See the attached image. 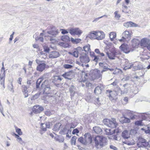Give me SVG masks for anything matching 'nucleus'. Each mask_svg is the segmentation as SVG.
I'll list each match as a JSON object with an SVG mask.
<instances>
[{
	"instance_id": "6",
	"label": "nucleus",
	"mask_w": 150,
	"mask_h": 150,
	"mask_svg": "<svg viewBox=\"0 0 150 150\" xmlns=\"http://www.w3.org/2000/svg\"><path fill=\"white\" fill-rule=\"evenodd\" d=\"M68 30L71 35H78L79 37L83 33L82 30L78 28H71L70 29H68Z\"/></svg>"
},
{
	"instance_id": "16",
	"label": "nucleus",
	"mask_w": 150,
	"mask_h": 150,
	"mask_svg": "<svg viewBox=\"0 0 150 150\" xmlns=\"http://www.w3.org/2000/svg\"><path fill=\"white\" fill-rule=\"evenodd\" d=\"M120 48L123 52L126 54L129 53L130 52L128 45L126 44H122L120 46Z\"/></svg>"
},
{
	"instance_id": "52",
	"label": "nucleus",
	"mask_w": 150,
	"mask_h": 150,
	"mask_svg": "<svg viewBox=\"0 0 150 150\" xmlns=\"http://www.w3.org/2000/svg\"><path fill=\"white\" fill-rule=\"evenodd\" d=\"M63 66L64 68L67 69H71L73 67L71 65L69 64H65Z\"/></svg>"
},
{
	"instance_id": "48",
	"label": "nucleus",
	"mask_w": 150,
	"mask_h": 150,
	"mask_svg": "<svg viewBox=\"0 0 150 150\" xmlns=\"http://www.w3.org/2000/svg\"><path fill=\"white\" fill-rule=\"evenodd\" d=\"M16 135L17 137V141L21 144H22L23 143V142L22 141V139L21 137H20L18 135Z\"/></svg>"
},
{
	"instance_id": "30",
	"label": "nucleus",
	"mask_w": 150,
	"mask_h": 150,
	"mask_svg": "<svg viewBox=\"0 0 150 150\" xmlns=\"http://www.w3.org/2000/svg\"><path fill=\"white\" fill-rule=\"evenodd\" d=\"M105 134L107 135H110L114 133L115 132V129L113 131H111V130L110 129H105Z\"/></svg>"
},
{
	"instance_id": "29",
	"label": "nucleus",
	"mask_w": 150,
	"mask_h": 150,
	"mask_svg": "<svg viewBox=\"0 0 150 150\" xmlns=\"http://www.w3.org/2000/svg\"><path fill=\"white\" fill-rule=\"evenodd\" d=\"M93 131L96 134H100L102 132V130L101 128L98 127H95L93 128Z\"/></svg>"
},
{
	"instance_id": "37",
	"label": "nucleus",
	"mask_w": 150,
	"mask_h": 150,
	"mask_svg": "<svg viewBox=\"0 0 150 150\" xmlns=\"http://www.w3.org/2000/svg\"><path fill=\"white\" fill-rule=\"evenodd\" d=\"M142 120H140L136 121L135 122V124L136 125L138 126H142L145 125L144 123L142 122Z\"/></svg>"
},
{
	"instance_id": "42",
	"label": "nucleus",
	"mask_w": 150,
	"mask_h": 150,
	"mask_svg": "<svg viewBox=\"0 0 150 150\" xmlns=\"http://www.w3.org/2000/svg\"><path fill=\"white\" fill-rule=\"evenodd\" d=\"M99 66L103 68L104 69H108L107 64L105 63L101 62L99 63Z\"/></svg>"
},
{
	"instance_id": "21",
	"label": "nucleus",
	"mask_w": 150,
	"mask_h": 150,
	"mask_svg": "<svg viewBox=\"0 0 150 150\" xmlns=\"http://www.w3.org/2000/svg\"><path fill=\"white\" fill-rule=\"evenodd\" d=\"M59 54L57 51L51 52L49 55V57L50 58H55L59 57Z\"/></svg>"
},
{
	"instance_id": "23",
	"label": "nucleus",
	"mask_w": 150,
	"mask_h": 150,
	"mask_svg": "<svg viewBox=\"0 0 150 150\" xmlns=\"http://www.w3.org/2000/svg\"><path fill=\"white\" fill-rule=\"evenodd\" d=\"M62 79L59 76H56L53 77L52 82L54 83H60Z\"/></svg>"
},
{
	"instance_id": "60",
	"label": "nucleus",
	"mask_w": 150,
	"mask_h": 150,
	"mask_svg": "<svg viewBox=\"0 0 150 150\" xmlns=\"http://www.w3.org/2000/svg\"><path fill=\"white\" fill-rule=\"evenodd\" d=\"M36 40H40L41 42H43L44 39L42 37H40L39 38L37 37L35 38Z\"/></svg>"
},
{
	"instance_id": "4",
	"label": "nucleus",
	"mask_w": 150,
	"mask_h": 150,
	"mask_svg": "<svg viewBox=\"0 0 150 150\" xmlns=\"http://www.w3.org/2000/svg\"><path fill=\"white\" fill-rule=\"evenodd\" d=\"M119 53L117 49L113 46L110 50L109 52H107L106 54L109 58L111 59H114L116 56L118 55Z\"/></svg>"
},
{
	"instance_id": "33",
	"label": "nucleus",
	"mask_w": 150,
	"mask_h": 150,
	"mask_svg": "<svg viewBox=\"0 0 150 150\" xmlns=\"http://www.w3.org/2000/svg\"><path fill=\"white\" fill-rule=\"evenodd\" d=\"M71 41L74 44H77L79 43L81 40V39L79 38L74 39L73 38H71Z\"/></svg>"
},
{
	"instance_id": "64",
	"label": "nucleus",
	"mask_w": 150,
	"mask_h": 150,
	"mask_svg": "<svg viewBox=\"0 0 150 150\" xmlns=\"http://www.w3.org/2000/svg\"><path fill=\"white\" fill-rule=\"evenodd\" d=\"M46 125V128H49L50 127V123L49 122H46L45 123Z\"/></svg>"
},
{
	"instance_id": "9",
	"label": "nucleus",
	"mask_w": 150,
	"mask_h": 150,
	"mask_svg": "<svg viewBox=\"0 0 150 150\" xmlns=\"http://www.w3.org/2000/svg\"><path fill=\"white\" fill-rule=\"evenodd\" d=\"M117 89H115L113 91L108 90H107V92H108L110 94L109 95V97L114 98L117 95V93L119 92V91H121V93H122V91L120 90V88L118 87H116Z\"/></svg>"
},
{
	"instance_id": "56",
	"label": "nucleus",
	"mask_w": 150,
	"mask_h": 150,
	"mask_svg": "<svg viewBox=\"0 0 150 150\" xmlns=\"http://www.w3.org/2000/svg\"><path fill=\"white\" fill-rule=\"evenodd\" d=\"M118 82V80L117 79H115L113 83H111V85H112L114 86H116Z\"/></svg>"
},
{
	"instance_id": "3",
	"label": "nucleus",
	"mask_w": 150,
	"mask_h": 150,
	"mask_svg": "<svg viewBox=\"0 0 150 150\" xmlns=\"http://www.w3.org/2000/svg\"><path fill=\"white\" fill-rule=\"evenodd\" d=\"M103 122L104 125L112 128L116 127L117 125L115 119L114 118H112L111 120L108 119H105L103 120Z\"/></svg>"
},
{
	"instance_id": "27",
	"label": "nucleus",
	"mask_w": 150,
	"mask_h": 150,
	"mask_svg": "<svg viewBox=\"0 0 150 150\" xmlns=\"http://www.w3.org/2000/svg\"><path fill=\"white\" fill-rule=\"evenodd\" d=\"M126 111L128 113L129 116L130 117L131 120H133L136 118L137 116L132 112L129 110H127Z\"/></svg>"
},
{
	"instance_id": "46",
	"label": "nucleus",
	"mask_w": 150,
	"mask_h": 150,
	"mask_svg": "<svg viewBox=\"0 0 150 150\" xmlns=\"http://www.w3.org/2000/svg\"><path fill=\"white\" fill-rule=\"evenodd\" d=\"M78 141L81 142V144H84L86 145V142H85V139L82 137H81L78 139Z\"/></svg>"
},
{
	"instance_id": "11",
	"label": "nucleus",
	"mask_w": 150,
	"mask_h": 150,
	"mask_svg": "<svg viewBox=\"0 0 150 150\" xmlns=\"http://www.w3.org/2000/svg\"><path fill=\"white\" fill-rule=\"evenodd\" d=\"M137 132L135 130L132 129L129 132L127 130H125L122 133V136L125 139H128L130 137V134H132V132L136 133Z\"/></svg>"
},
{
	"instance_id": "20",
	"label": "nucleus",
	"mask_w": 150,
	"mask_h": 150,
	"mask_svg": "<svg viewBox=\"0 0 150 150\" xmlns=\"http://www.w3.org/2000/svg\"><path fill=\"white\" fill-rule=\"evenodd\" d=\"M125 64L124 65V70H126L128 69H130L132 66L133 64L129 62V61L127 59H125Z\"/></svg>"
},
{
	"instance_id": "58",
	"label": "nucleus",
	"mask_w": 150,
	"mask_h": 150,
	"mask_svg": "<svg viewBox=\"0 0 150 150\" xmlns=\"http://www.w3.org/2000/svg\"><path fill=\"white\" fill-rule=\"evenodd\" d=\"M76 50H77V51H78V52L79 53V52L81 51H83V50H82V48L80 47H77L76 49H75Z\"/></svg>"
},
{
	"instance_id": "1",
	"label": "nucleus",
	"mask_w": 150,
	"mask_h": 150,
	"mask_svg": "<svg viewBox=\"0 0 150 150\" xmlns=\"http://www.w3.org/2000/svg\"><path fill=\"white\" fill-rule=\"evenodd\" d=\"M96 146L98 149L104 146L107 142L106 137L102 135H98L95 137L94 139Z\"/></svg>"
},
{
	"instance_id": "45",
	"label": "nucleus",
	"mask_w": 150,
	"mask_h": 150,
	"mask_svg": "<svg viewBox=\"0 0 150 150\" xmlns=\"http://www.w3.org/2000/svg\"><path fill=\"white\" fill-rule=\"evenodd\" d=\"M93 61L96 62V63H97L99 59V58L98 56L95 55V53L94 52H93Z\"/></svg>"
},
{
	"instance_id": "7",
	"label": "nucleus",
	"mask_w": 150,
	"mask_h": 150,
	"mask_svg": "<svg viewBox=\"0 0 150 150\" xmlns=\"http://www.w3.org/2000/svg\"><path fill=\"white\" fill-rule=\"evenodd\" d=\"M3 67L1 68L0 74V81L1 84L3 86L4 88H5L4 86V81L5 79V71L4 67V63H2Z\"/></svg>"
},
{
	"instance_id": "57",
	"label": "nucleus",
	"mask_w": 150,
	"mask_h": 150,
	"mask_svg": "<svg viewBox=\"0 0 150 150\" xmlns=\"http://www.w3.org/2000/svg\"><path fill=\"white\" fill-rule=\"evenodd\" d=\"M79 132V130L77 129H74L73 130L72 132V134H75L76 133H78Z\"/></svg>"
},
{
	"instance_id": "12",
	"label": "nucleus",
	"mask_w": 150,
	"mask_h": 150,
	"mask_svg": "<svg viewBox=\"0 0 150 150\" xmlns=\"http://www.w3.org/2000/svg\"><path fill=\"white\" fill-rule=\"evenodd\" d=\"M132 35L131 32L127 30L125 31L122 34L123 38L126 40L127 42H128L130 40Z\"/></svg>"
},
{
	"instance_id": "39",
	"label": "nucleus",
	"mask_w": 150,
	"mask_h": 150,
	"mask_svg": "<svg viewBox=\"0 0 150 150\" xmlns=\"http://www.w3.org/2000/svg\"><path fill=\"white\" fill-rule=\"evenodd\" d=\"M116 36V34L114 32H112L110 34V37L111 40L112 41L113 39L115 38Z\"/></svg>"
},
{
	"instance_id": "59",
	"label": "nucleus",
	"mask_w": 150,
	"mask_h": 150,
	"mask_svg": "<svg viewBox=\"0 0 150 150\" xmlns=\"http://www.w3.org/2000/svg\"><path fill=\"white\" fill-rule=\"evenodd\" d=\"M60 30H62V33L63 34H64L68 33V32L66 30L61 29Z\"/></svg>"
},
{
	"instance_id": "35",
	"label": "nucleus",
	"mask_w": 150,
	"mask_h": 150,
	"mask_svg": "<svg viewBox=\"0 0 150 150\" xmlns=\"http://www.w3.org/2000/svg\"><path fill=\"white\" fill-rule=\"evenodd\" d=\"M58 44L60 46L65 48L69 47V45L66 42H59Z\"/></svg>"
},
{
	"instance_id": "40",
	"label": "nucleus",
	"mask_w": 150,
	"mask_h": 150,
	"mask_svg": "<svg viewBox=\"0 0 150 150\" xmlns=\"http://www.w3.org/2000/svg\"><path fill=\"white\" fill-rule=\"evenodd\" d=\"M42 79L40 78L38 79L36 83V87L37 88H40V83H42Z\"/></svg>"
},
{
	"instance_id": "63",
	"label": "nucleus",
	"mask_w": 150,
	"mask_h": 150,
	"mask_svg": "<svg viewBox=\"0 0 150 150\" xmlns=\"http://www.w3.org/2000/svg\"><path fill=\"white\" fill-rule=\"evenodd\" d=\"M110 147L111 149H113L114 150H117V148L115 147V146H114L113 145H111L110 146Z\"/></svg>"
},
{
	"instance_id": "47",
	"label": "nucleus",
	"mask_w": 150,
	"mask_h": 150,
	"mask_svg": "<svg viewBox=\"0 0 150 150\" xmlns=\"http://www.w3.org/2000/svg\"><path fill=\"white\" fill-rule=\"evenodd\" d=\"M76 139V137L75 136H74L72 137L71 139V145H75V144Z\"/></svg>"
},
{
	"instance_id": "41",
	"label": "nucleus",
	"mask_w": 150,
	"mask_h": 150,
	"mask_svg": "<svg viewBox=\"0 0 150 150\" xmlns=\"http://www.w3.org/2000/svg\"><path fill=\"white\" fill-rule=\"evenodd\" d=\"M107 70H108L107 69H103L101 71V72L100 73V70H97V73L99 74L97 76V77L98 78H99L100 77H101L102 76V74L103 72H105L107 71Z\"/></svg>"
},
{
	"instance_id": "62",
	"label": "nucleus",
	"mask_w": 150,
	"mask_h": 150,
	"mask_svg": "<svg viewBox=\"0 0 150 150\" xmlns=\"http://www.w3.org/2000/svg\"><path fill=\"white\" fill-rule=\"evenodd\" d=\"M122 12L125 13H128L129 14H130L131 13V11L130 10H129L128 11H127L126 10H125L124 9L122 10Z\"/></svg>"
},
{
	"instance_id": "17",
	"label": "nucleus",
	"mask_w": 150,
	"mask_h": 150,
	"mask_svg": "<svg viewBox=\"0 0 150 150\" xmlns=\"http://www.w3.org/2000/svg\"><path fill=\"white\" fill-rule=\"evenodd\" d=\"M150 43V40L146 38H144L142 39L141 41V45L143 47H146L147 48V46Z\"/></svg>"
},
{
	"instance_id": "31",
	"label": "nucleus",
	"mask_w": 150,
	"mask_h": 150,
	"mask_svg": "<svg viewBox=\"0 0 150 150\" xmlns=\"http://www.w3.org/2000/svg\"><path fill=\"white\" fill-rule=\"evenodd\" d=\"M75 88L73 85H71L69 88V92L71 93V95L74 96L75 93Z\"/></svg>"
},
{
	"instance_id": "24",
	"label": "nucleus",
	"mask_w": 150,
	"mask_h": 150,
	"mask_svg": "<svg viewBox=\"0 0 150 150\" xmlns=\"http://www.w3.org/2000/svg\"><path fill=\"white\" fill-rule=\"evenodd\" d=\"M22 91L23 93L24 98H27L28 96V91L27 90V88L25 85H23L22 86Z\"/></svg>"
},
{
	"instance_id": "36",
	"label": "nucleus",
	"mask_w": 150,
	"mask_h": 150,
	"mask_svg": "<svg viewBox=\"0 0 150 150\" xmlns=\"http://www.w3.org/2000/svg\"><path fill=\"white\" fill-rule=\"evenodd\" d=\"M61 40L65 42H68L70 40L69 37L67 35L62 36L61 37Z\"/></svg>"
},
{
	"instance_id": "50",
	"label": "nucleus",
	"mask_w": 150,
	"mask_h": 150,
	"mask_svg": "<svg viewBox=\"0 0 150 150\" xmlns=\"http://www.w3.org/2000/svg\"><path fill=\"white\" fill-rule=\"evenodd\" d=\"M118 11H116L114 12L115 17L116 18H118V19L120 17V15L118 13Z\"/></svg>"
},
{
	"instance_id": "25",
	"label": "nucleus",
	"mask_w": 150,
	"mask_h": 150,
	"mask_svg": "<svg viewBox=\"0 0 150 150\" xmlns=\"http://www.w3.org/2000/svg\"><path fill=\"white\" fill-rule=\"evenodd\" d=\"M129 139L123 142L124 144H127L129 145H133L134 144V141L132 138H129Z\"/></svg>"
},
{
	"instance_id": "14",
	"label": "nucleus",
	"mask_w": 150,
	"mask_h": 150,
	"mask_svg": "<svg viewBox=\"0 0 150 150\" xmlns=\"http://www.w3.org/2000/svg\"><path fill=\"white\" fill-rule=\"evenodd\" d=\"M33 112L35 114L40 113L44 110L43 108L39 105H34L32 109Z\"/></svg>"
},
{
	"instance_id": "22",
	"label": "nucleus",
	"mask_w": 150,
	"mask_h": 150,
	"mask_svg": "<svg viewBox=\"0 0 150 150\" xmlns=\"http://www.w3.org/2000/svg\"><path fill=\"white\" fill-rule=\"evenodd\" d=\"M45 67L46 64L45 63L40 64L37 67L36 69L40 72H42L45 69Z\"/></svg>"
},
{
	"instance_id": "5",
	"label": "nucleus",
	"mask_w": 150,
	"mask_h": 150,
	"mask_svg": "<svg viewBox=\"0 0 150 150\" xmlns=\"http://www.w3.org/2000/svg\"><path fill=\"white\" fill-rule=\"evenodd\" d=\"M48 82V80H45L41 85V89L44 88L43 93L46 94L50 93L51 91L50 85L47 84Z\"/></svg>"
},
{
	"instance_id": "15",
	"label": "nucleus",
	"mask_w": 150,
	"mask_h": 150,
	"mask_svg": "<svg viewBox=\"0 0 150 150\" xmlns=\"http://www.w3.org/2000/svg\"><path fill=\"white\" fill-rule=\"evenodd\" d=\"M84 139L86 145L91 143L92 141V137L90 134L86 133L84 135Z\"/></svg>"
},
{
	"instance_id": "2",
	"label": "nucleus",
	"mask_w": 150,
	"mask_h": 150,
	"mask_svg": "<svg viewBox=\"0 0 150 150\" xmlns=\"http://www.w3.org/2000/svg\"><path fill=\"white\" fill-rule=\"evenodd\" d=\"M88 37L91 39L100 40L105 38V35L103 31H93L88 34Z\"/></svg>"
},
{
	"instance_id": "32",
	"label": "nucleus",
	"mask_w": 150,
	"mask_h": 150,
	"mask_svg": "<svg viewBox=\"0 0 150 150\" xmlns=\"http://www.w3.org/2000/svg\"><path fill=\"white\" fill-rule=\"evenodd\" d=\"M62 126L61 123H58L55 124L53 130L54 131H58L60 129V127Z\"/></svg>"
},
{
	"instance_id": "19",
	"label": "nucleus",
	"mask_w": 150,
	"mask_h": 150,
	"mask_svg": "<svg viewBox=\"0 0 150 150\" xmlns=\"http://www.w3.org/2000/svg\"><path fill=\"white\" fill-rule=\"evenodd\" d=\"M123 25L126 28L129 27H137L138 25L131 21H129L124 23Z\"/></svg>"
},
{
	"instance_id": "18",
	"label": "nucleus",
	"mask_w": 150,
	"mask_h": 150,
	"mask_svg": "<svg viewBox=\"0 0 150 150\" xmlns=\"http://www.w3.org/2000/svg\"><path fill=\"white\" fill-rule=\"evenodd\" d=\"M62 76L65 79H71L73 76V73L71 71L65 72L62 75Z\"/></svg>"
},
{
	"instance_id": "13",
	"label": "nucleus",
	"mask_w": 150,
	"mask_h": 150,
	"mask_svg": "<svg viewBox=\"0 0 150 150\" xmlns=\"http://www.w3.org/2000/svg\"><path fill=\"white\" fill-rule=\"evenodd\" d=\"M59 33V30L54 27L51 28V30L47 31V33L50 37L51 35L54 37H55Z\"/></svg>"
},
{
	"instance_id": "10",
	"label": "nucleus",
	"mask_w": 150,
	"mask_h": 150,
	"mask_svg": "<svg viewBox=\"0 0 150 150\" xmlns=\"http://www.w3.org/2000/svg\"><path fill=\"white\" fill-rule=\"evenodd\" d=\"M148 145V142L145 139L142 138L139 139V142L137 144V145L138 147H146Z\"/></svg>"
},
{
	"instance_id": "54",
	"label": "nucleus",
	"mask_w": 150,
	"mask_h": 150,
	"mask_svg": "<svg viewBox=\"0 0 150 150\" xmlns=\"http://www.w3.org/2000/svg\"><path fill=\"white\" fill-rule=\"evenodd\" d=\"M44 51L46 52H49L50 51V48L47 46H44Z\"/></svg>"
},
{
	"instance_id": "55",
	"label": "nucleus",
	"mask_w": 150,
	"mask_h": 150,
	"mask_svg": "<svg viewBox=\"0 0 150 150\" xmlns=\"http://www.w3.org/2000/svg\"><path fill=\"white\" fill-rule=\"evenodd\" d=\"M130 122V120L129 118L124 117V122L125 123H129Z\"/></svg>"
},
{
	"instance_id": "44",
	"label": "nucleus",
	"mask_w": 150,
	"mask_h": 150,
	"mask_svg": "<svg viewBox=\"0 0 150 150\" xmlns=\"http://www.w3.org/2000/svg\"><path fill=\"white\" fill-rule=\"evenodd\" d=\"M133 68L134 69V70H140L143 69V66L141 64H139L137 66H134Z\"/></svg>"
},
{
	"instance_id": "26",
	"label": "nucleus",
	"mask_w": 150,
	"mask_h": 150,
	"mask_svg": "<svg viewBox=\"0 0 150 150\" xmlns=\"http://www.w3.org/2000/svg\"><path fill=\"white\" fill-rule=\"evenodd\" d=\"M132 47L134 48L137 47L139 42V41L137 39H134L132 40Z\"/></svg>"
},
{
	"instance_id": "61",
	"label": "nucleus",
	"mask_w": 150,
	"mask_h": 150,
	"mask_svg": "<svg viewBox=\"0 0 150 150\" xmlns=\"http://www.w3.org/2000/svg\"><path fill=\"white\" fill-rule=\"evenodd\" d=\"M86 85L87 87H90L91 86L92 84L88 81H87L86 83Z\"/></svg>"
},
{
	"instance_id": "53",
	"label": "nucleus",
	"mask_w": 150,
	"mask_h": 150,
	"mask_svg": "<svg viewBox=\"0 0 150 150\" xmlns=\"http://www.w3.org/2000/svg\"><path fill=\"white\" fill-rule=\"evenodd\" d=\"M16 132L19 135H21L22 134V132L21 131V129L19 128L16 129Z\"/></svg>"
},
{
	"instance_id": "34",
	"label": "nucleus",
	"mask_w": 150,
	"mask_h": 150,
	"mask_svg": "<svg viewBox=\"0 0 150 150\" xmlns=\"http://www.w3.org/2000/svg\"><path fill=\"white\" fill-rule=\"evenodd\" d=\"M83 50L86 52H90L91 51L90 45L89 44H87L83 47Z\"/></svg>"
},
{
	"instance_id": "51",
	"label": "nucleus",
	"mask_w": 150,
	"mask_h": 150,
	"mask_svg": "<svg viewBox=\"0 0 150 150\" xmlns=\"http://www.w3.org/2000/svg\"><path fill=\"white\" fill-rule=\"evenodd\" d=\"M105 17H106L107 18L108 17V16L107 15H104L103 16H101V17H99L98 18H96L94 19V20L93 21V22H96V21H98L101 18H102L103 17H105Z\"/></svg>"
},
{
	"instance_id": "8",
	"label": "nucleus",
	"mask_w": 150,
	"mask_h": 150,
	"mask_svg": "<svg viewBox=\"0 0 150 150\" xmlns=\"http://www.w3.org/2000/svg\"><path fill=\"white\" fill-rule=\"evenodd\" d=\"M80 62L82 63H87L90 61L89 57L87 54L84 53H82L81 54L79 57Z\"/></svg>"
},
{
	"instance_id": "38",
	"label": "nucleus",
	"mask_w": 150,
	"mask_h": 150,
	"mask_svg": "<svg viewBox=\"0 0 150 150\" xmlns=\"http://www.w3.org/2000/svg\"><path fill=\"white\" fill-rule=\"evenodd\" d=\"M79 53L78 51H77V50H75L73 52H69V54L76 57H78Z\"/></svg>"
},
{
	"instance_id": "28",
	"label": "nucleus",
	"mask_w": 150,
	"mask_h": 150,
	"mask_svg": "<svg viewBox=\"0 0 150 150\" xmlns=\"http://www.w3.org/2000/svg\"><path fill=\"white\" fill-rule=\"evenodd\" d=\"M102 89L100 86H99L96 87L94 91V93L97 95H98L101 93Z\"/></svg>"
},
{
	"instance_id": "49",
	"label": "nucleus",
	"mask_w": 150,
	"mask_h": 150,
	"mask_svg": "<svg viewBox=\"0 0 150 150\" xmlns=\"http://www.w3.org/2000/svg\"><path fill=\"white\" fill-rule=\"evenodd\" d=\"M41 128L44 131H46V126L45 123H42L41 124Z\"/></svg>"
},
{
	"instance_id": "43",
	"label": "nucleus",
	"mask_w": 150,
	"mask_h": 150,
	"mask_svg": "<svg viewBox=\"0 0 150 150\" xmlns=\"http://www.w3.org/2000/svg\"><path fill=\"white\" fill-rule=\"evenodd\" d=\"M8 89L13 93L14 92V91L13 89V86L12 82L8 86Z\"/></svg>"
}]
</instances>
